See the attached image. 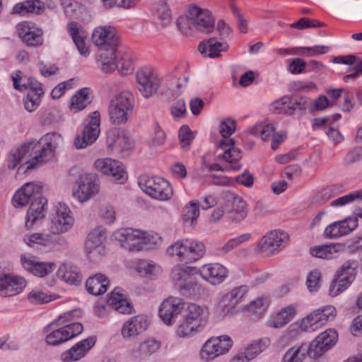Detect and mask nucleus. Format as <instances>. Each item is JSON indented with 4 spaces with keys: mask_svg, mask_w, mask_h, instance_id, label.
Wrapping results in <instances>:
<instances>
[{
    "mask_svg": "<svg viewBox=\"0 0 362 362\" xmlns=\"http://www.w3.org/2000/svg\"><path fill=\"white\" fill-rule=\"evenodd\" d=\"M187 251L189 252V262H194L202 258L205 253L204 244L199 240L188 238Z\"/></svg>",
    "mask_w": 362,
    "mask_h": 362,
    "instance_id": "49530a36",
    "label": "nucleus"
},
{
    "mask_svg": "<svg viewBox=\"0 0 362 362\" xmlns=\"http://www.w3.org/2000/svg\"><path fill=\"white\" fill-rule=\"evenodd\" d=\"M109 286V280L102 274H96L90 276L86 282L88 292L94 296L103 294Z\"/></svg>",
    "mask_w": 362,
    "mask_h": 362,
    "instance_id": "f704fd0d",
    "label": "nucleus"
},
{
    "mask_svg": "<svg viewBox=\"0 0 362 362\" xmlns=\"http://www.w3.org/2000/svg\"><path fill=\"white\" fill-rule=\"evenodd\" d=\"M138 89L145 98L155 94L160 86V78L155 71L149 66H145L137 71L136 74Z\"/></svg>",
    "mask_w": 362,
    "mask_h": 362,
    "instance_id": "1a4fd4ad",
    "label": "nucleus"
},
{
    "mask_svg": "<svg viewBox=\"0 0 362 362\" xmlns=\"http://www.w3.org/2000/svg\"><path fill=\"white\" fill-rule=\"evenodd\" d=\"M42 189L40 185L27 182L15 192L12 204H47V199L42 196Z\"/></svg>",
    "mask_w": 362,
    "mask_h": 362,
    "instance_id": "4468645a",
    "label": "nucleus"
},
{
    "mask_svg": "<svg viewBox=\"0 0 362 362\" xmlns=\"http://www.w3.org/2000/svg\"><path fill=\"white\" fill-rule=\"evenodd\" d=\"M350 284L349 282L337 275L336 278L329 285V294L332 297H335L346 290Z\"/></svg>",
    "mask_w": 362,
    "mask_h": 362,
    "instance_id": "e2e57ef3",
    "label": "nucleus"
},
{
    "mask_svg": "<svg viewBox=\"0 0 362 362\" xmlns=\"http://www.w3.org/2000/svg\"><path fill=\"white\" fill-rule=\"evenodd\" d=\"M18 36L28 47H37L44 43V32L32 22H23L18 25Z\"/></svg>",
    "mask_w": 362,
    "mask_h": 362,
    "instance_id": "dca6fc26",
    "label": "nucleus"
},
{
    "mask_svg": "<svg viewBox=\"0 0 362 362\" xmlns=\"http://www.w3.org/2000/svg\"><path fill=\"white\" fill-rule=\"evenodd\" d=\"M209 315L206 306L194 303H184L181 317L189 323L195 324L204 329L208 322Z\"/></svg>",
    "mask_w": 362,
    "mask_h": 362,
    "instance_id": "f3484780",
    "label": "nucleus"
},
{
    "mask_svg": "<svg viewBox=\"0 0 362 362\" xmlns=\"http://www.w3.org/2000/svg\"><path fill=\"white\" fill-rule=\"evenodd\" d=\"M59 135L57 133H49L43 136L32 148L30 156L35 161H33L28 168H33L35 164L47 161L53 156V153L57 147V139Z\"/></svg>",
    "mask_w": 362,
    "mask_h": 362,
    "instance_id": "0eeeda50",
    "label": "nucleus"
},
{
    "mask_svg": "<svg viewBox=\"0 0 362 362\" xmlns=\"http://www.w3.org/2000/svg\"><path fill=\"white\" fill-rule=\"evenodd\" d=\"M219 147L224 150L222 158L230 164V168L237 170L241 168L240 163L241 158L240 151L235 147V142L232 139H222L219 142Z\"/></svg>",
    "mask_w": 362,
    "mask_h": 362,
    "instance_id": "b1692460",
    "label": "nucleus"
},
{
    "mask_svg": "<svg viewBox=\"0 0 362 362\" xmlns=\"http://www.w3.org/2000/svg\"><path fill=\"white\" fill-rule=\"evenodd\" d=\"M90 88H83L78 90L70 100L69 108L74 112L83 110L90 103Z\"/></svg>",
    "mask_w": 362,
    "mask_h": 362,
    "instance_id": "ea45409f",
    "label": "nucleus"
},
{
    "mask_svg": "<svg viewBox=\"0 0 362 362\" xmlns=\"http://www.w3.org/2000/svg\"><path fill=\"white\" fill-rule=\"evenodd\" d=\"M50 231L53 234H62L67 232L74 225V219L67 205H54Z\"/></svg>",
    "mask_w": 362,
    "mask_h": 362,
    "instance_id": "2eb2a0df",
    "label": "nucleus"
},
{
    "mask_svg": "<svg viewBox=\"0 0 362 362\" xmlns=\"http://www.w3.org/2000/svg\"><path fill=\"white\" fill-rule=\"evenodd\" d=\"M189 15L194 22L197 30L209 33L214 30V21L208 10H203L197 6L189 8Z\"/></svg>",
    "mask_w": 362,
    "mask_h": 362,
    "instance_id": "4be33fe9",
    "label": "nucleus"
},
{
    "mask_svg": "<svg viewBox=\"0 0 362 362\" xmlns=\"http://www.w3.org/2000/svg\"><path fill=\"white\" fill-rule=\"evenodd\" d=\"M45 11L44 4L39 0H26L14 6L13 11L21 16L28 14L39 15Z\"/></svg>",
    "mask_w": 362,
    "mask_h": 362,
    "instance_id": "e433bc0d",
    "label": "nucleus"
},
{
    "mask_svg": "<svg viewBox=\"0 0 362 362\" xmlns=\"http://www.w3.org/2000/svg\"><path fill=\"white\" fill-rule=\"evenodd\" d=\"M306 357V348L303 345L291 347L284 355L281 362H303Z\"/></svg>",
    "mask_w": 362,
    "mask_h": 362,
    "instance_id": "864d4df0",
    "label": "nucleus"
},
{
    "mask_svg": "<svg viewBox=\"0 0 362 362\" xmlns=\"http://www.w3.org/2000/svg\"><path fill=\"white\" fill-rule=\"evenodd\" d=\"M139 185L146 194L159 201H168L173 194L171 185L162 177H144L140 179Z\"/></svg>",
    "mask_w": 362,
    "mask_h": 362,
    "instance_id": "39448f33",
    "label": "nucleus"
},
{
    "mask_svg": "<svg viewBox=\"0 0 362 362\" xmlns=\"http://www.w3.org/2000/svg\"><path fill=\"white\" fill-rule=\"evenodd\" d=\"M57 276L63 282L73 286L79 285L83 279L80 269L70 262L60 264L57 271Z\"/></svg>",
    "mask_w": 362,
    "mask_h": 362,
    "instance_id": "393cba45",
    "label": "nucleus"
},
{
    "mask_svg": "<svg viewBox=\"0 0 362 362\" xmlns=\"http://www.w3.org/2000/svg\"><path fill=\"white\" fill-rule=\"evenodd\" d=\"M106 240V230L99 226L93 228L88 235L86 242V250L88 253L96 252L100 253L104 250Z\"/></svg>",
    "mask_w": 362,
    "mask_h": 362,
    "instance_id": "c756f323",
    "label": "nucleus"
},
{
    "mask_svg": "<svg viewBox=\"0 0 362 362\" xmlns=\"http://www.w3.org/2000/svg\"><path fill=\"white\" fill-rule=\"evenodd\" d=\"M96 342V337H89L83 339L69 349L62 353L60 359L63 362H75L85 357L90 350L94 346Z\"/></svg>",
    "mask_w": 362,
    "mask_h": 362,
    "instance_id": "6ab92c4d",
    "label": "nucleus"
},
{
    "mask_svg": "<svg viewBox=\"0 0 362 362\" xmlns=\"http://www.w3.org/2000/svg\"><path fill=\"white\" fill-rule=\"evenodd\" d=\"M45 205H30L27 211L25 225L31 228L37 221L45 217Z\"/></svg>",
    "mask_w": 362,
    "mask_h": 362,
    "instance_id": "09e8293b",
    "label": "nucleus"
},
{
    "mask_svg": "<svg viewBox=\"0 0 362 362\" xmlns=\"http://www.w3.org/2000/svg\"><path fill=\"white\" fill-rule=\"evenodd\" d=\"M26 286L25 279L10 274L0 276V296H13L21 293Z\"/></svg>",
    "mask_w": 362,
    "mask_h": 362,
    "instance_id": "412c9836",
    "label": "nucleus"
},
{
    "mask_svg": "<svg viewBox=\"0 0 362 362\" xmlns=\"http://www.w3.org/2000/svg\"><path fill=\"white\" fill-rule=\"evenodd\" d=\"M271 344L268 337L253 341L245 349L244 354H247L249 359L255 358L257 355L264 351Z\"/></svg>",
    "mask_w": 362,
    "mask_h": 362,
    "instance_id": "79ce46f5",
    "label": "nucleus"
},
{
    "mask_svg": "<svg viewBox=\"0 0 362 362\" xmlns=\"http://www.w3.org/2000/svg\"><path fill=\"white\" fill-rule=\"evenodd\" d=\"M291 96L285 95L271 105L272 110L276 114L292 115Z\"/></svg>",
    "mask_w": 362,
    "mask_h": 362,
    "instance_id": "603ef678",
    "label": "nucleus"
},
{
    "mask_svg": "<svg viewBox=\"0 0 362 362\" xmlns=\"http://www.w3.org/2000/svg\"><path fill=\"white\" fill-rule=\"evenodd\" d=\"M268 305L269 300L266 298H258L250 303L247 310L252 314L261 317L264 314Z\"/></svg>",
    "mask_w": 362,
    "mask_h": 362,
    "instance_id": "4d7b16f0",
    "label": "nucleus"
},
{
    "mask_svg": "<svg viewBox=\"0 0 362 362\" xmlns=\"http://www.w3.org/2000/svg\"><path fill=\"white\" fill-rule=\"evenodd\" d=\"M148 322L146 316L139 315L126 321L122 328L124 338L134 337L144 332L148 327Z\"/></svg>",
    "mask_w": 362,
    "mask_h": 362,
    "instance_id": "bb28decb",
    "label": "nucleus"
},
{
    "mask_svg": "<svg viewBox=\"0 0 362 362\" xmlns=\"http://www.w3.org/2000/svg\"><path fill=\"white\" fill-rule=\"evenodd\" d=\"M252 238V234L247 233L229 240L222 247L224 252H228L236 247L249 241Z\"/></svg>",
    "mask_w": 362,
    "mask_h": 362,
    "instance_id": "0e129e2a",
    "label": "nucleus"
},
{
    "mask_svg": "<svg viewBox=\"0 0 362 362\" xmlns=\"http://www.w3.org/2000/svg\"><path fill=\"white\" fill-rule=\"evenodd\" d=\"M93 43L101 51L114 53L119 45V37L111 26H99L92 34Z\"/></svg>",
    "mask_w": 362,
    "mask_h": 362,
    "instance_id": "6e6552de",
    "label": "nucleus"
},
{
    "mask_svg": "<svg viewBox=\"0 0 362 362\" xmlns=\"http://www.w3.org/2000/svg\"><path fill=\"white\" fill-rule=\"evenodd\" d=\"M315 339L329 350L336 344L338 339V334L335 329H328L320 334Z\"/></svg>",
    "mask_w": 362,
    "mask_h": 362,
    "instance_id": "6e6d98bb",
    "label": "nucleus"
},
{
    "mask_svg": "<svg viewBox=\"0 0 362 362\" xmlns=\"http://www.w3.org/2000/svg\"><path fill=\"white\" fill-rule=\"evenodd\" d=\"M134 95L129 91H122L111 100L108 112L110 122L116 125L127 123L134 108Z\"/></svg>",
    "mask_w": 362,
    "mask_h": 362,
    "instance_id": "7ed1b4c3",
    "label": "nucleus"
},
{
    "mask_svg": "<svg viewBox=\"0 0 362 362\" xmlns=\"http://www.w3.org/2000/svg\"><path fill=\"white\" fill-rule=\"evenodd\" d=\"M247 292L248 287L245 285L235 287L223 297L221 303L229 311L243 300Z\"/></svg>",
    "mask_w": 362,
    "mask_h": 362,
    "instance_id": "c9c22d12",
    "label": "nucleus"
},
{
    "mask_svg": "<svg viewBox=\"0 0 362 362\" xmlns=\"http://www.w3.org/2000/svg\"><path fill=\"white\" fill-rule=\"evenodd\" d=\"M23 240L30 247L37 249L41 247H49L54 243L51 235L44 233L27 234L24 236Z\"/></svg>",
    "mask_w": 362,
    "mask_h": 362,
    "instance_id": "4c0bfd02",
    "label": "nucleus"
},
{
    "mask_svg": "<svg viewBox=\"0 0 362 362\" xmlns=\"http://www.w3.org/2000/svg\"><path fill=\"white\" fill-rule=\"evenodd\" d=\"M200 275L212 284L221 283L227 276V269L218 263L207 264L200 269Z\"/></svg>",
    "mask_w": 362,
    "mask_h": 362,
    "instance_id": "c85d7f7f",
    "label": "nucleus"
},
{
    "mask_svg": "<svg viewBox=\"0 0 362 362\" xmlns=\"http://www.w3.org/2000/svg\"><path fill=\"white\" fill-rule=\"evenodd\" d=\"M67 31L73 40L81 54L86 57L90 54L89 48L86 45L88 33L78 23L72 21L68 24Z\"/></svg>",
    "mask_w": 362,
    "mask_h": 362,
    "instance_id": "a878e982",
    "label": "nucleus"
},
{
    "mask_svg": "<svg viewBox=\"0 0 362 362\" xmlns=\"http://www.w3.org/2000/svg\"><path fill=\"white\" fill-rule=\"evenodd\" d=\"M79 313L80 311L76 310L64 313L50 323L45 330L47 344L57 346L81 334L83 326L75 322V315Z\"/></svg>",
    "mask_w": 362,
    "mask_h": 362,
    "instance_id": "f257e3e1",
    "label": "nucleus"
},
{
    "mask_svg": "<svg viewBox=\"0 0 362 362\" xmlns=\"http://www.w3.org/2000/svg\"><path fill=\"white\" fill-rule=\"evenodd\" d=\"M113 236L122 247L132 252H139L151 243L147 232L132 228L118 229L114 232Z\"/></svg>",
    "mask_w": 362,
    "mask_h": 362,
    "instance_id": "20e7f679",
    "label": "nucleus"
},
{
    "mask_svg": "<svg viewBox=\"0 0 362 362\" xmlns=\"http://www.w3.org/2000/svg\"><path fill=\"white\" fill-rule=\"evenodd\" d=\"M30 144H23L21 146L12 149L8 155V167L10 169L16 168L25 156L29 152Z\"/></svg>",
    "mask_w": 362,
    "mask_h": 362,
    "instance_id": "37998d69",
    "label": "nucleus"
},
{
    "mask_svg": "<svg viewBox=\"0 0 362 362\" xmlns=\"http://www.w3.org/2000/svg\"><path fill=\"white\" fill-rule=\"evenodd\" d=\"M199 205H185L182 210V219L187 226H194L199 216Z\"/></svg>",
    "mask_w": 362,
    "mask_h": 362,
    "instance_id": "3c124183",
    "label": "nucleus"
},
{
    "mask_svg": "<svg viewBox=\"0 0 362 362\" xmlns=\"http://www.w3.org/2000/svg\"><path fill=\"white\" fill-rule=\"evenodd\" d=\"M336 309L332 305H325L310 313L300 324V328L306 332L315 331L319 326L333 320L336 316Z\"/></svg>",
    "mask_w": 362,
    "mask_h": 362,
    "instance_id": "f8f14e48",
    "label": "nucleus"
},
{
    "mask_svg": "<svg viewBox=\"0 0 362 362\" xmlns=\"http://www.w3.org/2000/svg\"><path fill=\"white\" fill-rule=\"evenodd\" d=\"M198 272L193 267L177 265L172 270V276L182 296L187 298H199L205 288L197 282Z\"/></svg>",
    "mask_w": 362,
    "mask_h": 362,
    "instance_id": "f03ea898",
    "label": "nucleus"
},
{
    "mask_svg": "<svg viewBox=\"0 0 362 362\" xmlns=\"http://www.w3.org/2000/svg\"><path fill=\"white\" fill-rule=\"evenodd\" d=\"M160 348V342L155 339L148 338L141 341L137 347L132 349L129 354L135 358H141L149 356L158 351Z\"/></svg>",
    "mask_w": 362,
    "mask_h": 362,
    "instance_id": "473e14b6",
    "label": "nucleus"
},
{
    "mask_svg": "<svg viewBox=\"0 0 362 362\" xmlns=\"http://www.w3.org/2000/svg\"><path fill=\"white\" fill-rule=\"evenodd\" d=\"M327 351V348L316 339L310 344L309 348L306 349L308 355L312 358L320 357Z\"/></svg>",
    "mask_w": 362,
    "mask_h": 362,
    "instance_id": "774afa93",
    "label": "nucleus"
},
{
    "mask_svg": "<svg viewBox=\"0 0 362 362\" xmlns=\"http://www.w3.org/2000/svg\"><path fill=\"white\" fill-rule=\"evenodd\" d=\"M203 328L199 326L189 323L186 320L182 319V322L177 326L176 335L180 338H190L201 332Z\"/></svg>",
    "mask_w": 362,
    "mask_h": 362,
    "instance_id": "a18cd8bd",
    "label": "nucleus"
},
{
    "mask_svg": "<svg viewBox=\"0 0 362 362\" xmlns=\"http://www.w3.org/2000/svg\"><path fill=\"white\" fill-rule=\"evenodd\" d=\"M13 82V88L18 90H25L29 89L28 92H33L37 95H43L44 90L42 85L33 77H29L26 79V82L21 84L20 82L23 80L22 72L16 71L12 76Z\"/></svg>",
    "mask_w": 362,
    "mask_h": 362,
    "instance_id": "2f4dec72",
    "label": "nucleus"
},
{
    "mask_svg": "<svg viewBox=\"0 0 362 362\" xmlns=\"http://www.w3.org/2000/svg\"><path fill=\"white\" fill-rule=\"evenodd\" d=\"M153 16L156 23L163 28L167 26L171 21L170 11L165 3H160L157 5Z\"/></svg>",
    "mask_w": 362,
    "mask_h": 362,
    "instance_id": "de8ad7c7",
    "label": "nucleus"
},
{
    "mask_svg": "<svg viewBox=\"0 0 362 362\" xmlns=\"http://www.w3.org/2000/svg\"><path fill=\"white\" fill-rule=\"evenodd\" d=\"M107 144L111 151L122 153L133 147V141L124 132L115 129L107 133Z\"/></svg>",
    "mask_w": 362,
    "mask_h": 362,
    "instance_id": "5701e85b",
    "label": "nucleus"
},
{
    "mask_svg": "<svg viewBox=\"0 0 362 362\" xmlns=\"http://www.w3.org/2000/svg\"><path fill=\"white\" fill-rule=\"evenodd\" d=\"M357 267V261L353 259L347 260L339 268L337 275L351 284L355 279Z\"/></svg>",
    "mask_w": 362,
    "mask_h": 362,
    "instance_id": "c03bdc74",
    "label": "nucleus"
},
{
    "mask_svg": "<svg viewBox=\"0 0 362 362\" xmlns=\"http://www.w3.org/2000/svg\"><path fill=\"white\" fill-rule=\"evenodd\" d=\"M187 242H189L188 238L176 241L168 247L167 253L170 257H176L180 262L189 263Z\"/></svg>",
    "mask_w": 362,
    "mask_h": 362,
    "instance_id": "58836bf2",
    "label": "nucleus"
},
{
    "mask_svg": "<svg viewBox=\"0 0 362 362\" xmlns=\"http://www.w3.org/2000/svg\"><path fill=\"white\" fill-rule=\"evenodd\" d=\"M288 240L287 233L280 230H271L257 242V250L262 255L271 256L281 251Z\"/></svg>",
    "mask_w": 362,
    "mask_h": 362,
    "instance_id": "423d86ee",
    "label": "nucleus"
},
{
    "mask_svg": "<svg viewBox=\"0 0 362 362\" xmlns=\"http://www.w3.org/2000/svg\"><path fill=\"white\" fill-rule=\"evenodd\" d=\"M184 303L177 298H168L164 300L160 305L159 316L168 325L175 322L179 314H182Z\"/></svg>",
    "mask_w": 362,
    "mask_h": 362,
    "instance_id": "aec40b11",
    "label": "nucleus"
},
{
    "mask_svg": "<svg viewBox=\"0 0 362 362\" xmlns=\"http://www.w3.org/2000/svg\"><path fill=\"white\" fill-rule=\"evenodd\" d=\"M77 188L74 190L73 196L80 202L88 201L100 189L99 179L95 174H84L77 180Z\"/></svg>",
    "mask_w": 362,
    "mask_h": 362,
    "instance_id": "ddd939ff",
    "label": "nucleus"
},
{
    "mask_svg": "<svg viewBox=\"0 0 362 362\" xmlns=\"http://www.w3.org/2000/svg\"><path fill=\"white\" fill-rule=\"evenodd\" d=\"M28 300L33 304H43L52 300L51 296L39 290H33L28 295Z\"/></svg>",
    "mask_w": 362,
    "mask_h": 362,
    "instance_id": "338daca9",
    "label": "nucleus"
},
{
    "mask_svg": "<svg viewBox=\"0 0 362 362\" xmlns=\"http://www.w3.org/2000/svg\"><path fill=\"white\" fill-rule=\"evenodd\" d=\"M98 215L107 224H112L116 219V211L113 205H99Z\"/></svg>",
    "mask_w": 362,
    "mask_h": 362,
    "instance_id": "680f3d73",
    "label": "nucleus"
},
{
    "mask_svg": "<svg viewBox=\"0 0 362 362\" xmlns=\"http://www.w3.org/2000/svg\"><path fill=\"white\" fill-rule=\"evenodd\" d=\"M288 71L292 74H300L307 72V62L301 58L288 59L286 60Z\"/></svg>",
    "mask_w": 362,
    "mask_h": 362,
    "instance_id": "052dcab7",
    "label": "nucleus"
},
{
    "mask_svg": "<svg viewBox=\"0 0 362 362\" xmlns=\"http://www.w3.org/2000/svg\"><path fill=\"white\" fill-rule=\"evenodd\" d=\"M292 115L296 110H305L312 105V100L305 96L291 95Z\"/></svg>",
    "mask_w": 362,
    "mask_h": 362,
    "instance_id": "69168bd1",
    "label": "nucleus"
},
{
    "mask_svg": "<svg viewBox=\"0 0 362 362\" xmlns=\"http://www.w3.org/2000/svg\"><path fill=\"white\" fill-rule=\"evenodd\" d=\"M233 345V341L228 335H222L209 339L204 344L201 358L205 361H211L227 353Z\"/></svg>",
    "mask_w": 362,
    "mask_h": 362,
    "instance_id": "9d476101",
    "label": "nucleus"
},
{
    "mask_svg": "<svg viewBox=\"0 0 362 362\" xmlns=\"http://www.w3.org/2000/svg\"><path fill=\"white\" fill-rule=\"evenodd\" d=\"M107 304L108 306L122 314H131L134 312L133 305L127 299L124 291L119 288H115L112 291Z\"/></svg>",
    "mask_w": 362,
    "mask_h": 362,
    "instance_id": "cd10ccee",
    "label": "nucleus"
},
{
    "mask_svg": "<svg viewBox=\"0 0 362 362\" xmlns=\"http://www.w3.org/2000/svg\"><path fill=\"white\" fill-rule=\"evenodd\" d=\"M344 248V245L342 244L331 243L311 247L310 252L313 257L331 259L338 257Z\"/></svg>",
    "mask_w": 362,
    "mask_h": 362,
    "instance_id": "7c9ffc66",
    "label": "nucleus"
},
{
    "mask_svg": "<svg viewBox=\"0 0 362 362\" xmlns=\"http://www.w3.org/2000/svg\"><path fill=\"white\" fill-rule=\"evenodd\" d=\"M228 45L226 42H220L215 38H210L202 42L199 45V51L204 57L215 58L219 56L221 52L226 51Z\"/></svg>",
    "mask_w": 362,
    "mask_h": 362,
    "instance_id": "72a5a7b5",
    "label": "nucleus"
},
{
    "mask_svg": "<svg viewBox=\"0 0 362 362\" xmlns=\"http://www.w3.org/2000/svg\"><path fill=\"white\" fill-rule=\"evenodd\" d=\"M136 269L141 275L155 276L161 271L160 267L152 262L147 260H140L138 263Z\"/></svg>",
    "mask_w": 362,
    "mask_h": 362,
    "instance_id": "5fc2aeb1",
    "label": "nucleus"
},
{
    "mask_svg": "<svg viewBox=\"0 0 362 362\" xmlns=\"http://www.w3.org/2000/svg\"><path fill=\"white\" fill-rule=\"evenodd\" d=\"M225 206L227 209V216L233 221H240L247 216V209L245 205H225Z\"/></svg>",
    "mask_w": 362,
    "mask_h": 362,
    "instance_id": "13d9d810",
    "label": "nucleus"
},
{
    "mask_svg": "<svg viewBox=\"0 0 362 362\" xmlns=\"http://www.w3.org/2000/svg\"><path fill=\"white\" fill-rule=\"evenodd\" d=\"M115 166L111 167L110 169V173L107 175H110L115 182L119 184H123L127 180V173L124 170L122 163L115 160Z\"/></svg>",
    "mask_w": 362,
    "mask_h": 362,
    "instance_id": "bf43d9fd",
    "label": "nucleus"
},
{
    "mask_svg": "<svg viewBox=\"0 0 362 362\" xmlns=\"http://www.w3.org/2000/svg\"><path fill=\"white\" fill-rule=\"evenodd\" d=\"M296 309L293 306H288L274 315L269 322L272 327H280L288 323L293 317Z\"/></svg>",
    "mask_w": 362,
    "mask_h": 362,
    "instance_id": "a19ab883",
    "label": "nucleus"
},
{
    "mask_svg": "<svg viewBox=\"0 0 362 362\" xmlns=\"http://www.w3.org/2000/svg\"><path fill=\"white\" fill-rule=\"evenodd\" d=\"M100 114L95 111L90 116L88 123L83 131L74 140V144L77 148H85L93 144L98 139L100 129Z\"/></svg>",
    "mask_w": 362,
    "mask_h": 362,
    "instance_id": "9b49d317",
    "label": "nucleus"
},
{
    "mask_svg": "<svg viewBox=\"0 0 362 362\" xmlns=\"http://www.w3.org/2000/svg\"><path fill=\"white\" fill-rule=\"evenodd\" d=\"M110 56L108 57L101 54H99L97 58L98 66L105 73H110L117 68L116 51H115L113 54L110 52Z\"/></svg>",
    "mask_w": 362,
    "mask_h": 362,
    "instance_id": "8fccbe9b",
    "label": "nucleus"
},
{
    "mask_svg": "<svg viewBox=\"0 0 362 362\" xmlns=\"http://www.w3.org/2000/svg\"><path fill=\"white\" fill-rule=\"evenodd\" d=\"M23 267L38 277H44L50 274L55 268V264L49 262H40L38 258L30 254L21 257Z\"/></svg>",
    "mask_w": 362,
    "mask_h": 362,
    "instance_id": "a211bd4d",
    "label": "nucleus"
}]
</instances>
